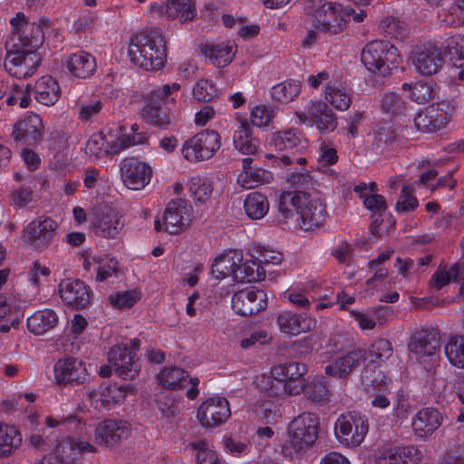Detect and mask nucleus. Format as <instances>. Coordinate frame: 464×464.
I'll return each mask as SVG.
<instances>
[{
  "mask_svg": "<svg viewBox=\"0 0 464 464\" xmlns=\"http://www.w3.org/2000/svg\"><path fill=\"white\" fill-rule=\"evenodd\" d=\"M277 208L286 223L304 231L322 227L327 218L324 201L316 195L303 191L283 192L279 196Z\"/></svg>",
  "mask_w": 464,
  "mask_h": 464,
  "instance_id": "f257e3e1",
  "label": "nucleus"
},
{
  "mask_svg": "<svg viewBox=\"0 0 464 464\" xmlns=\"http://www.w3.org/2000/svg\"><path fill=\"white\" fill-rule=\"evenodd\" d=\"M306 373L307 366L301 362L278 364L271 368L269 377H262L266 383L259 385L269 397L295 396L304 390Z\"/></svg>",
  "mask_w": 464,
  "mask_h": 464,
  "instance_id": "f03ea898",
  "label": "nucleus"
},
{
  "mask_svg": "<svg viewBox=\"0 0 464 464\" xmlns=\"http://www.w3.org/2000/svg\"><path fill=\"white\" fill-rule=\"evenodd\" d=\"M211 275L219 281L231 277L235 282L252 283L264 280L266 270L258 264L247 263L242 252L229 249L215 256Z\"/></svg>",
  "mask_w": 464,
  "mask_h": 464,
  "instance_id": "7ed1b4c3",
  "label": "nucleus"
},
{
  "mask_svg": "<svg viewBox=\"0 0 464 464\" xmlns=\"http://www.w3.org/2000/svg\"><path fill=\"white\" fill-rule=\"evenodd\" d=\"M128 56L133 64L146 71L160 70L167 61L162 36L144 32L133 34L130 39Z\"/></svg>",
  "mask_w": 464,
  "mask_h": 464,
  "instance_id": "20e7f679",
  "label": "nucleus"
},
{
  "mask_svg": "<svg viewBox=\"0 0 464 464\" xmlns=\"http://www.w3.org/2000/svg\"><path fill=\"white\" fill-rule=\"evenodd\" d=\"M319 420L316 415L304 412L288 424L281 444L285 458L294 459L305 452L318 439Z\"/></svg>",
  "mask_w": 464,
  "mask_h": 464,
  "instance_id": "39448f33",
  "label": "nucleus"
},
{
  "mask_svg": "<svg viewBox=\"0 0 464 464\" xmlns=\"http://www.w3.org/2000/svg\"><path fill=\"white\" fill-rule=\"evenodd\" d=\"M10 32L5 41L6 50L36 52L44 41V33L41 24L30 22L28 17L18 12L10 21Z\"/></svg>",
  "mask_w": 464,
  "mask_h": 464,
  "instance_id": "423d86ee",
  "label": "nucleus"
},
{
  "mask_svg": "<svg viewBox=\"0 0 464 464\" xmlns=\"http://www.w3.org/2000/svg\"><path fill=\"white\" fill-rule=\"evenodd\" d=\"M361 60L369 72L382 76L391 73L401 62L398 49L383 41L367 44L362 51Z\"/></svg>",
  "mask_w": 464,
  "mask_h": 464,
  "instance_id": "0eeeda50",
  "label": "nucleus"
},
{
  "mask_svg": "<svg viewBox=\"0 0 464 464\" xmlns=\"http://www.w3.org/2000/svg\"><path fill=\"white\" fill-rule=\"evenodd\" d=\"M221 147V137L218 131L204 130L188 138L181 145V155L185 160L196 164L212 159Z\"/></svg>",
  "mask_w": 464,
  "mask_h": 464,
  "instance_id": "6e6552de",
  "label": "nucleus"
},
{
  "mask_svg": "<svg viewBox=\"0 0 464 464\" xmlns=\"http://www.w3.org/2000/svg\"><path fill=\"white\" fill-rule=\"evenodd\" d=\"M369 430L368 420L359 412H347L340 415L334 427L335 439L343 448H358Z\"/></svg>",
  "mask_w": 464,
  "mask_h": 464,
  "instance_id": "1a4fd4ad",
  "label": "nucleus"
},
{
  "mask_svg": "<svg viewBox=\"0 0 464 464\" xmlns=\"http://www.w3.org/2000/svg\"><path fill=\"white\" fill-rule=\"evenodd\" d=\"M231 417L229 402L225 397L213 396L203 401L197 409L196 419L201 428L213 430Z\"/></svg>",
  "mask_w": 464,
  "mask_h": 464,
  "instance_id": "9d476101",
  "label": "nucleus"
},
{
  "mask_svg": "<svg viewBox=\"0 0 464 464\" xmlns=\"http://www.w3.org/2000/svg\"><path fill=\"white\" fill-rule=\"evenodd\" d=\"M137 349V341L131 340L130 344L121 343L114 345L108 352L109 363L124 379H134L140 371V365L135 353Z\"/></svg>",
  "mask_w": 464,
  "mask_h": 464,
  "instance_id": "9b49d317",
  "label": "nucleus"
},
{
  "mask_svg": "<svg viewBox=\"0 0 464 464\" xmlns=\"http://www.w3.org/2000/svg\"><path fill=\"white\" fill-rule=\"evenodd\" d=\"M191 224L190 208L183 199L170 201L163 214V224L159 219L154 221L155 229L164 230L171 235H179Z\"/></svg>",
  "mask_w": 464,
  "mask_h": 464,
  "instance_id": "f8f14e48",
  "label": "nucleus"
},
{
  "mask_svg": "<svg viewBox=\"0 0 464 464\" xmlns=\"http://www.w3.org/2000/svg\"><path fill=\"white\" fill-rule=\"evenodd\" d=\"M299 123L315 126L321 133L333 131L337 127L334 113L325 102L311 100L304 107V111L295 112Z\"/></svg>",
  "mask_w": 464,
  "mask_h": 464,
  "instance_id": "ddd939ff",
  "label": "nucleus"
},
{
  "mask_svg": "<svg viewBox=\"0 0 464 464\" xmlns=\"http://www.w3.org/2000/svg\"><path fill=\"white\" fill-rule=\"evenodd\" d=\"M59 224L49 217H39L32 220L23 230V239L34 248L49 246L58 234Z\"/></svg>",
  "mask_w": 464,
  "mask_h": 464,
  "instance_id": "4468645a",
  "label": "nucleus"
},
{
  "mask_svg": "<svg viewBox=\"0 0 464 464\" xmlns=\"http://www.w3.org/2000/svg\"><path fill=\"white\" fill-rule=\"evenodd\" d=\"M453 111L454 106L450 102L430 105L416 115L414 125L421 132L437 131L447 125Z\"/></svg>",
  "mask_w": 464,
  "mask_h": 464,
  "instance_id": "2eb2a0df",
  "label": "nucleus"
},
{
  "mask_svg": "<svg viewBox=\"0 0 464 464\" xmlns=\"http://www.w3.org/2000/svg\"><path fill=\"white\" fill-rule=\"evenodd\" d=\"M346 23L344 8L338 3L321 4L314 13V25L319 31L338 34L343 31Z\"/></svg>",
  "mask_w": 464,
  "mask_h": 464,
  "instance_id": "dca6fc26",
  "label": "nucleus"
},
{
  "mask_svg": "<svg viewBox=\"0 0 464 464\" xmlns=\"http://www.w3.org/2000/svg\"><path fill=\"white\" fill-rule=\"evenodd\" d=\"M41 57L37 52L6 50L5 68L6 72L16 78H27L37 70Z\"/></svg>",
  "mask_w": 464,
  "mask_h": 464,
  "instance_id": "f3484780",
  "label": "nucleus"
},
{
  "mask_svg": "<svg viewBox=\"0 0 464 464\" xmlns=\"http://www.w3.org/2000/svg\"><path fill=\"white\" fill-rule=\"evenodd\" d=\"M130 425L122 420L106 419L100 420L93 428V440L102 447L118 445L130 435Z\"/></svg>",
  "mask_w": 464,
  "mask_h": 464,
  "instance_id": "a211bd4d",
  "label": "nucleus"
},
{
  "mask_svg": "<svg viewBox=\"0 0 464 464\" xmlns=\"http://www.w3.org/2000/svg\"><path fill=\"white\" fill-rule=\"evenodd\" d=\"M232 309L240 315H251L265 310L267 306V295L254 286L236 292L231 298Z\"/></svg>",
  "mask_w": 464,
  "mask_h": 464,
  "instance_id": "6ab92c4d",
  "label": "nucleus"
},
{
  "mask_svg": "<svg viewBox=\"0 0 464 464\" xmlns=\"http://www.w3.org/2000/svg\"><path fill=\"white\" fill-rule=\"evenodd\" d=\"M411 62L417 72L432 75L442 67L443 53L436 44L428 43L420 45L412 52Z\"/></svg>",
  "mask_w": 464,
  "mask_h": 464,
  "instance_id": "aec40b11",
  "label": "nucleus"
},
{
  "mask_svg": "<svg viewBox=\"0 0 464 464\" xmlns=\"http://www.w3.org/2000/svg\"><path fill=\"white\" fill-rule=\"evenodd\" d=\"M151 166L137 159H126L121 167V177L124 186L131 190L144 188L152 178Z\"/></svg>",
  "mask_w": 464,
  "mask_h": 464,
  "instance_id": "412c9836",
  "label": "nucleus"
},
{
  "mask_svg": "<svg viewBox=\"0 0 464 464\" xmlns=\"http://www.w3.org/2000/svg\"><path fill=\"white\" fill-rule=\"evenodd\" d=\"M54 379L60 384H79L88 379V372L82 361L64 358L53 366Z\"/></svg>",
  "mask_w": 464,
  "mask_h": 464,
  "instance_id": "4be33fe9",
  "label": "nucleus"
},
{
  "mask_svg": "<svg viewBox=\"0 0 464 464\" xmlns=\"http://www.w3.org/2000/svg\"><path fill=\"white\" fill-rule=\"evenodd\" d=\"M132 394H134V388L131 385L110 384L101 386L97 391H92L89 397L95 407L100 404L102 408L111 409L122 403L129 395Z\"/></svg>",
  "mask_w": 464,
  "mask_h": 464,
  "instance_id": "5701e85b",
  "label": "nucleus"
},
{
  "mask_svg": "<svg viewBox=\"0 0 464 464\" xmlns=\"http://www.w3.org/2000/svg\"><path fill=\"white\" fill-rule=\"evenodd\" d=\"M365 360L363 350L356 349L330 361L324 366V373L332 378L345 379Z\"/></svg>",
  "mask_w": 464,
  "mask_h": 464,
  "instance_id": "b1692460",
  "label": "nucleus"
},
{
  "mask_svg": "<svg viewBox=\"0 0 464 464\" xmlns=\"http://www.w3.org/2000/svg\"><path fill=\"white\" fill-rule=\"evenodd\" d=\"M44 135V124L41 117L35 113H29L19 120L14 126L13 138L29 145L38 143Z\"/></svg>",
  "mask_w": 464,
  "mask_h": 464,
  "instance_id": "393cba45",
  "label": "nucleus"
},
{
  "mask_svg": "<svg viewBox=\"0 0 464 464\" xmlns=\"http://www.w3.org/2000/svg\"><path fill=\"white\" fill-rule=\"evenodd\" d=\"M276 324L282 334L297 336L313 330L316 325V320L311 316H304L285 310L278 314Z\"/></svg>",
  "mask_w": 464,
  "mask_h": 464,
  "instance_id": "a878e982",
  "label": "nucleus"
},
{
  "mask_svg": "<svg viewBox=\"0 0 464 464\" xmlns=\"http://www.w3.org/2000/svg\"><path fill=\"white\" fill-rule=\"evenodd\" d=\"M59 293L62 300L74 308H84L91 300V293L88 286L81 280L65 279L59 285Z\"/></svg>",
  "mask_w": 464,
  "mask_h": 464,
  "instance_id": "bb28decb",
  "label": "nucleus"
},
{
  "mask_svg": "<svg viewBox=\"0 0 464 464\" xmlns=\"http://www.w3.org/2000/svg\"><path fill=\"white\" fill-rule=\"evenodd\" d=\"M81 434L68 437L63 440L56 449L63 461H72L75 459L77 453L93 452L94 446L90 441V431L85 426L82 430H77Z\"/></svg>",
  "mask_w": 464,
  "mask_h": 464,
  "instance_id": "cd10ccee",
  "label": "nucleus"
},
{
  "mask_svg": "<svg viewBox=\"0 0 464 464\" xmlns=\"http://www.w3.org/2000/svg\"><path fill=\"white\" fill-rule=\"evenodd\" d=\"M353 90L345 82L335 78L326 85L322 92L325 103L337 111H344L352 103Z\"/></svg>",
  "mask_w": 464,
  "mask_h": 464,
  "instance_id": "c85d7f7f",
  "label": "nucleus"
},
{
  "mask_svg": "<svg viewBox=\"0 0 464 464\" xmlns=\"http://www.w3.org/2000/svg\"><path fill=\"white\" fill-rule=\"evenodd\" d=\"M274 179L273 173L259 167L252 166V160L245 158L242 160V171L238 174L237 182L245 189L254 188L269 184Z\"/></svg>",
  "mask_w": 464,
  "mask_h": 464,
  "instance_id": "c756f323",
  "label": "nucleus"
},
{
  "mask_svg": "<svg viewBox=\"0 0 464 464\" xmlns=\"http://www.w3.org/2000/svg\"><path fill=\"white\" fill-rule=\"evenodd\" d=\"M443 421L441 413L432 408L419 411L412 420V429L416 436L427 439L438 430Z\"/></svg>",
  "mask_w": 464,
  "mask_h": 464,
  "instance_id": "7c9ffc66",
  "label": "nucleus"
},
{
  "mask_svg": "<svg viewBox=\"0 0 464 464\" xmlns=\"http://www.w3.org/2000/svg\"><path fill=\"white\" fill-rule=\"evenodd\" d=\"M123 227L124 223L121 217L116 210L111 208L101 213L96 221L93 222L95 234L104 238H118L123 230Z\"/></svg>",
  "mask_w": 464,
  "mask_h": 464,
  "instance_id": "2f4dec72",
  "label": "nucleus"
},
{
  "mask_svg": "<svg viewBox=\"0 0 464 464\" xmlns=\"http://www.w3.org/2000/svg\"><path fill=\"white\" fill-rule=\"evenodd\" d=\"M65 66L72 77L87 79L96 70V60L91 53L80 51L68 56Z\"/></svg>",
  "mask_w": 464,
  "mask_h": 464,
  "instance_id": "473e14b6",
  "label": "nucleus"
},
{
  "mask_svg": "<svg viewBox=\"0 0 464 464\" xmlns=\"http://www.w3.org/2000/svg\"><path fill=\"white\" fill-rule=\"evenodd\" d=\"M201 51L213 65L223 68L233 61L237 53V46L231 42H221L206 44Z\"/></svg>",
  "mask_w": 464,
  "mask_h": 464,
  "instance_id": "72a5a7b5",
  "label": "nucleus"
},
{
  "mask_svg": "<svg viewBox=\"0 0 464 464\" xmlns=\"http://www.w3.org/2000/svg\"><path fill=\"white\" fill-rule=\"evenodd\" d=\"M187 186L189 196L196 205H205L212 198L214 186L211 178L195 175L190 177Z\"/></svg>",
  "mask_w": 464,
  "mask_h": 464,
  "instance_id": "f704fd0d",
  "label": "nucleus"
},
{
  "mask_svg": "<svg viewBox=\"0 0 464 464\" xmlns=\"http://www.w3.org/2000/svg\"><path fill=\"white\" fill-rule=\"evenodd\" d=\"M271 144L277 150H296L299 152L308 146L307 140L296 130L273 133Z\"/></svg>",
  "mask_w": 464,
  "mask_h": 464,
  "instance_id": "c9c22d12",
  "label": "nucleus"
},
{
  "mask_svg": "<svg viewBox=\"0 0 464 464\" xmlns=\"http://www.w3.org/2000/svg\"><path fill=\"white\" fill-rule=\"evenodd\" d=\"M34 97L44 105H53L60 97V86L50 75L42 76L34 85Z\"/></svg>",
  "mask_w": 464,
  "mask_h": 464,
  "instance_id": "e433bc0d",
  "label": "nucleus"
},
{
  "mask_svg": "<svg viewBox=\"0 0 464 464\" xmlns=\"http://www.w3.org/2000/svg\"><path fill=\"white\" fill-rule=\"evenodd\" d=\"M233 144L235 149L242 154L254 155L257 152L258 140L253 137L251 128L246 121H239L233 135Z\"/></svg>",
  "mask_w": 464,
  "mask_h": 464,
  "instance_id": "4c0bfd02",
  "label": "nucleus"
},
{
  "mask_svg": "<svg viewBox=\"0 0 464 464\" xmlns=\"http://www.w3.org/2000/svg\"><path fill=\"white\" fill-rule=\"evenodd\" d=\"M58 321L59 317L53 310H38L27 318V327L31 333L42 335L54 328Z\"/></svg>",
  "mask_w": 464,
  "mask_h": 464,
  "instance_id": "58836bf2",
  "label": "nucleus"
},
{
  "mask_svg": "<svg viewBox=\"0 0 464 464\" xmlns=\"http://www.w3.org/2000/svg\"><path fill=\"white\" fill-rule=\"evenodd\" d=\"M188 377V373L184 369L177 366H164L156 375L160 387L172 391L181 389Z\"/></svg>",
  "mask_w": 464,
  "mask_h": 464,
  "instance_id": "ea45409f",
  "label": "nucleus"
},
{
  "mask_svg": "<svg viewBox=\"0 0 464 464\" xmlns=\"http://www.w3.org/2000/svg\"><path fill=\"white\" fill-rule=\"evenodd\" d=\"M197 9L194 0H167V19L182 24L194 19Z\"/></svg>",
  "mask_w": 464,
  "mask_h": 464,
  "instance_id": "a19ab883",
  "label": "nucleus"
},
{
  "mask_svg": "<svg viewBox=\"0 0 464 464\" xmlns=\"http://www.w3.org/2000/svg\"><path fill=\"white\" fill-rule=\"evenodd\" d=\"M246 215L252 220L263 218L269 211V201L260 192L255 191L246 195L244 200Z\"/></svg>",
  "mask_w": 464,
  "mask_h": 464,
  "instance_id": "79ce46f5",
  "label": "nucleus"
},
{
  "mask_svg": "<svg viewBox=\"0 0 464 464\" xmlns=\"http://www.w3.org/2000/svg\"><path fill=\"white\" fill-rule=\"evenodd\" d=\"M108 154H117L126 149L124 130L119 125H109L100 130Z\"/></svg>",
  "mask_w": 464,
  "mask_h": 464,
  "instance_id": "37998d69",
  "label": "nucleus"
},
{
  "mask_svg": "<svg viewBox=\"0 0 464 464\" xmlns=\"http://www.w3.org/2000/svg\"><path fill=\"white\" fill-rule=\"evenodd\" d=\"M418 450L413 446H401L390 449L386 455L380 459V464H416Z\"/></svg>",
  "mask_w": 464,
  "mask_h": 464,
  "instance_id": "c03bdc74",
  "label": "nucleus"
},
{
  "mask_svg": "<svg viewBox=\"0 0 464 464\" xmlns=\"http://www.w3.org/2000/svg\"><path fill=\"white\" fill-rule=\"evenodd\" d=\"M249 259L247 263L278 266L283 260V255L276 249L270 246L256 245L249 250Z\"/></svg>",
  "mask_w": 464,
  "mask_h": 464,
  "instance_id": "a18cd8bd",
  "label": "nucleus"
},
{
  "mask_svg": "<svg viewBox=\"0 0 464 464\" xmlns=\"http://www.w3.org/2000/svg\"><path fill=\"white\" fill-rule=\"evenodd\" d=\"M21 443L22 435L15 427L0 424V455L11 454Z\"/></svg>",
  "mask_w": 464,
  "mask_h": 464,
  "instance_id": "49530a36",
  "label": "nucleus"
},
{
  "mask_svg": "<svg viewBox=\"0 0 464 464\" xmlns=\"http://www.w3.org/2000/svg\"><path fill=\"white\" fill-rule=\"evenodd\" d=\"M301 92V82L289 80L280 82L272 88L273 100L280 103H288L294 101Z\"/></svg>",
  "mask_w": 464,
  "mask_h": 464,
  "instance_id": "de8ad7c7",
  "label": "nucleus"
},
{
  "mask_svg": "<svg viewBox=\"0 0 464 464\" xmlns=\"http://www.w3.org/2000/svg\"><path fill=\"white\" fill-rule=\"evenodd\" d=\"M402 90L408 93L410 99L420 104L429 102L435 95L432 84L423 81L414 83L404 82Z\"/></svg>",
  "mask_w": 464,
  "mask_h": 464,
  "instance_id": "09e8293b",
  "label": "nucleus"
},
{
  "mask_svg": "<svg viewBox=\"0 0 464 464\" xmlns=\"http://www.w3.org/2000/svg\"><path fill=\"white\" fill-rule=\"evenodd\" d=\"M196 454L197 464H224L217 451L206 440H197L191 443Z\"/></svg>",
  "mask_w": 464,
  "mask_h": 464,
  "instance_id": "8fccbe9b",
  "label": "nucleus"
},
{
  "mask_svg": "<svg viewBox=\"0 0 464 464\" xmlns=\"http://www.w3.org/2000/svg\"><path fill=\"white\" fill-rule=\"evenodd\" d=\"M303 392L313 401H324L329 394L328 382L321 375L305 378V387Z\"/></svg>",
  "mask_w": 464,
  "mask_h": 464,
  "instance_id": "3c124183",
  "label": "nucleus"
},
{
  "mask_svg": "<svg viewBox=\"0 0 464 464\" xmlns=\"http://www.w3.org/2000/svg\"><path fill=\"white\" fill-rule=\"evenodd\" d=\"M439 341L432 339H414L409 343L411 353H414L418 361H426L427 357H433L439 351Z\"/></svg>",
  "mask_w": 464,
  "mask_h": 464,
  "instance_id": "603ef678",
  "label": "nucleus"
},
{
  "mask_svg": "<svg viewBox=\"0 0 464 464\" xmlns=\"http://www.w3.org/2000/svg\"><path fill=\"white\" fill-rule=\"evenodd\" d=\"M141 298V291L138 288H132L124 291H119L109 295L110 304L118 309L130 308L135 305Z\"/></svg>",
  "mask_w": 464,
  "mask_h": 464,
  "instance_id": "864d4df0",
  "label": "nucleus"
},
{
  "mask_svg": "<svg viewBox=\"0 0 464 464\" xmlns=\"http://www.w3.org/2000/svg\"><path fill=\"white\" fill-rule=\"evenodd\" d=\"M445 354L451 365L464 369V336L452 337L445 346Z\"/></svg>",
  "mask_w": 464,
  "mask_h": 464,
  "instance_id": "5fc2aeb1",
  "label": "nucleus"
},
{
  "mask_svg": "<svg viewBox=\"0 0 464 464\" xmlns=\"http://www.w3.org/2000/svg\"><path fill=\"white\" fill-rule=\"evenodd\" d=\"M366 358L369 357L372 362H384L388 360L393 353L392 345L387 339H376L368 348L363 351Z\"/></svg>",
  "mask_w": 464,
  "mask_h": 464,
  "instance_id": "6e6d98bb",
  "label": "nucleus"
},
{
  "mask_svg": "<svg viewBox=\"0 0 464 464\" xmlns=\"http://www.w3.org/2000/svg\"><path fill=\"white\" fill-rule=\"evenodd\" d=\"M143 117L148 123L158 127H167L171 122L169 113L153 104H147L143 108Z\"/></svg>",
  "mask_w": 464,
  "mask_h": 464,
  "instance_id": "4d7b16f0",
  "label": "nucleus"
},
{
  "mask_svg": "<svg viewBox=\"0 0 464 464\" xmlns=\"http://www.w3.org/2000/svg\"><path fill=\"white\" fill-rule=\"evenodd\" d=\"M338 160L337 151L334 148L322 142L319 146L318 151V169L327 174H334V171L328 168V166L335 164Z\"/></svg>",
  "mask_w": 464,
  "mask_h": 464,
  "instance_id": "13d9d810",
  "label": "nucleus"
},
{
  "mask_svg": "<svg viewBox=\"0 0 464 464\" xmlns=\"http://www.w3.org/2000/svg\"><path fill=\"white\" fill-rule=\"evenodd\" d=\"M459 274V266L458 265H453L450 267H439L431 277V286L436 290H440L455 279Z\"/></svg>",
  "mask_w": 464,
  "mask_h": 464,
  "instance_id": "bf43d9fd",
  "label": "nucleus"
},
{
  "mask_svg": "<svg viewBox=\"0 0 464 464\" xmlns=\"http://www.w3.org/2000/svg\"><path fill=\"white\" fill-rule=\"evenodd\" d=\"M413 193L414 188L411 185L402 187L400 198L395 205L397 212L405 214L414 211L418 208L419 202Z\"/></svg>",
  "mask_w": 464,
  "mask_h": 464,
  "instance_id": "052dcab7",
  "label": "nucleus"
},
{
  "mask_svg": "<svg viewBox=\"0 0 464 464\" xmlns=\"http://www.w3.org/2000/svg\"><path fill=\"white\" fill-rule=\"evenodd\" d=\"M217 94L218 91L215 85L207 79H199L192 89L193 98L200 102H210Z\"/></svg>",
  "mask_w": 464,
  "mask_h": 464,
  "instance_id": "680f3d73",
  "label": "nucleus"
},
{
  "mask_svg": "<svg viewBox=\"0 0 464 464\" xmlns=\"http://www.w3.org/2000/svg\"><path fill=\"white\" fill-rule=\"evenodd\" d=\"M275 117L274 110L271 106L259 104L252 108L250 111V120L254 126L258 128L267 127Z\"/></svg>",
  "mask_w": 464,
  "mask_h": 464,
  "instance_id": "e2e57ef3",
  "label": "nucleus"
},
{
  "mask_svg": "<svg viewBox=\"0 0 464 464\" xmlns=\"http://www.w3.org/2000/svg\"><path fill=\"white\" fill-rule=\"evenodd\" d=\"M118 270V262L108 255H100L99 261L96 267L95 279L98 282H102L111 277Z\"/></svg>",
  "mask_w": 464,
  "mask_h": 464,
  "instance_id": "0e129e2a",
  "label": "nucleus"
},
{
  "mask_svg": "<svg viewBox=\"0 0 464 464\" xmlns=\"http://www.w3.org/2000/svg\"><path fill=\"white\" fill-rule=\"evenodd\" d=\"M88 326L87 319L82 314H76L68 322L66 326L67 337L70 340L80 338Z\"/></svg>",
  "mask_w": 464,
  "mask_h": 464,
  "instance_id": "69168bd1",
  "label": "nucleus"
},
{
  "mask_svg": "<svg viewBox=\"0 0 464 464\" xmlns=\"http://www.w3.org/2000/svg\"><path fill=\"white\" fill-rule=\"evenodd\" d=\"M85 153L95 159L108 155L100 131L90 137L86 142Z\"/></svg>",
  "mask_w": 464,
  "mask_h": 464,
  "instance_id": "338daca9",
  "label": "nucleus"
},
{
  "mask_svg": "<svg viewBox=\"0 0 464 464\" xmlns=\"http://www.w3.org/2000/svg\"><path fill=\"white\" fill-rule=\"evenodd\" d=\"M450 59L455 62H464V35L451 36L447 43Z\"/></svg>",
  "mask_w": 464,
  "mask_h": 464,
  "instance_id": "774afa93",
  "label": "nucleus"
}]
</instances>
